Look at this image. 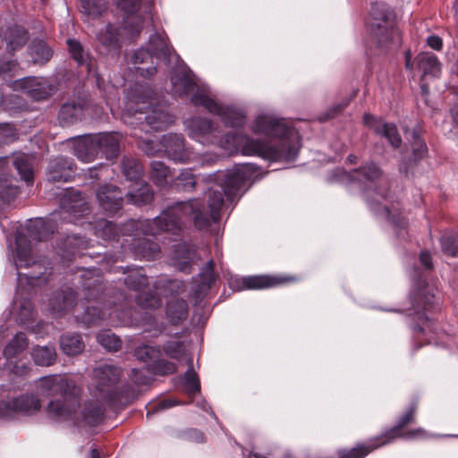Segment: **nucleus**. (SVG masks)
Here are the masks:
<instances>
[{"label": "nucleus", "instance_id": "f257e3e1", "mask_svg": "<svg viewBox=\"0 0 458 458\" xmlns=\"http://www.w3.org/2000/svg\"><path fill=\"white\" fill-rule=\"evenodd\" d=\"M191 139L204 145H216L229 153L241 152L269 161H293L301 148L299 132L285 121L271 113H261L250 124V130L270 140V143L249 136L228 133L221 137L218 126L206 118L194 117L185 122Z\"/></svg>", "mask_w": 458, "mask_h": 458}, {"label": "nucleus", "instance_id": "f03ea898", "mask_svg": "<svg viewBox=\"0 0 458 458\" xmlns=\"http://www.w3.org/2000/svg\"><path fill=\"white\" fill-rule=\"evenodd\" d=\"M252 169L251 165L246 164L231 171H218L203 177L207 183H212L208 188V212L201 200L194 199L175 203L152 220L136 222L135 226L146 236H157L163 233L180 235L191 220L198 229H203L211 221L220 219V211L225 205L224 195L226 201L232 203L246 191L247 183L252 180ZM133 225L134 222H131L128 226Z\"/></svg>", "mask_w": 458, "mask_h": 458}, {"label": "nucleus", "instance_id": "7ed1b4c3", "mask_svg": "<svg viewBox=\"0 0 458 458\" xmlns=\"http://www.w3.org/2000/svg\"><path fill=\"white\" fill-rule=\"evenodd\" d=\"M37 389L42 396L52 397L47 404L48 416L57 420H70L77 426H96L101 420L104 409L97 403L81 407V390L75 382L64 375L40 377Z\"/></svg>", "mask_w": 458, "mask_h": 458}, {"label": "nucleus", "instance_id": "20e7f679", "mask_svg": "<svg viewBox=\"0 0 458 458\" xmlns=\"http://www.w3.org/2000/svg\"><path fill=\"white\" fill-rule=\"evenodd\" d=\"M126 98L122 119L135 130L139 127L141 131L149 133L165 130L174 122V117L159 104L148 85L135 84L127 92Z\"/></svg>", "mask_w": 458, "mask_h": 458}, {"label": "nucleus", "instance_id": "39448f33", "mask_svg": "<svg viewBox=\"0 0 458 458\" xmlns=\"http://www.w3.org/2000/svg\"><path fill=\"white\" fill-rule=\"evenodd\" d=\"M339 180L345 181H357L360 184L364 185L367 191V202L369 208L381 214L387 220L391 221L395 230L400 227L397 232L398 236H403L402 231L406 228L407 222L404 217L401 216L399 208L392 206L390 208L384 205L379 208L377 202L380 199H386L387 182L382 178L381 170L375 164H370L359 169L353 170L351 174L345 171H339Z\"/></svg>", "mask_w": 458, "mask_h": 458}, {"label": "nucleus", "instance_id": "423d86ee", "mask_svg": "<svg viewBox=\"0 0 458 458\" xmlns=\"http://www.w3.org/2000/svg\"><path fill=\"white\" fill-rule=\"evenodd\" d=\"M120 140L114 132L79 136L73 140V153L84 163L94 161L99 155L112 159L118 156Z\"/></svg>", "mask_w": 458, "mask_h": 458}, {"label": "nucleus", "instance_id": "0eeeda50", "mask_svg": "<svg viewBox=\"0 0 458 458\" xmlns=\"http://www.w3.org/2000/svg\"><path fill=\"white\" fill-rule=\"evenodd\" d=\"M370 20L367 22L369 40L377 47L388 48L401 44V33L394 24V13L385 4H374L370 10Z\"/></svg>", "mask_w": 458, "mask_h": 458}, {"label": "nucleus", "instance_id": "6e6552de", "mask_svg": "<svg viewBox=\"0 0 458 458\" xmlns=\"http://www.w3.org/2000/svg\"><path fill=\"white\" fill-rule=\"evenodd\" d=\"M416 411V406H411L408 411H406L397 421V424L386 431L380 437H377L374 439L369 440L367 445H358L356 447H353L350 450L343 449L340 452L341 458H364L369 453L373 451L374 449L386 445L393 441L396 437H403L406 439L412 438H423L427 437V433L422 428H417L414 430L407 431L404 433H401V429L412 420L414 413Z\"/></svg>", "mask_w": 458, "mask_h": 458}, {"label": "nucleus", "instance_id": "1a4fd4ad", "mask_svg": "<svg viewBox=\"0 0 458 458\" xmlns=\"http://www.w3.org/2000/svg\"><path fill=\"white\" fill-rule=\"evenodd\" d=\"M191 100L194 106H203L210 114L218 115L226 126L240 128L245 124L246 115L242 109L218 104L204 89H198Z\"/></svg>", "mask_w": 458, "mask_h": 458}, {"label": "nucleus", "instance_id": "9d476101", "mask_svg": "<svg viewBox=\"0 0 458 458\" xmlns=\"http://www.w3.org/2000/svg\"><path fill=\"white\" fill-rule=\"evenodd\" d=\"M41 408L40 400L32 394L0 400V417L11 418L15 414H33Z\"/></svg>", "mask_w": 458, "mask_h": 458}, {"label": "nucleus", "instance_id": "9b49d317", "mask_svg": "<svg viewBox=\"0 0 458 458\" xmlns=\"http://www.w3.org/2000/svg\"><path fill=\"white\" fill-rule=\"evenodd\" d=\"M11 87L35 100L46 99L55 91V87L43 77H24L13 81Z\"/></svg>", "mask_w": 458, "mask_h": 458}, {"label": "nucleus", "instance_id": "f8f14e48", "mask_svg": "<svg viewBox=\"0 0 458 458\" xmlns=\"http://www.w3.org/2000/svg\"><path fill=\"white\" fill-rule=\"evenodd\" d=\"M121 375L118 367L104 364L94 369V377L98 381V388L100 393L105 394L104 398L112 402L114 398V386Z\"/></svg>", "mask_w": 458, "mask_h": 458}, {"label": "nucleus", "instance_id": "ddd939ff", "mask_svg": "<svg viewBox=\"0 0 458 458\" xmlns=\"http://www.w3.org/2000/svg\"><path fill=\"white\" fill-rule=\"evenodd\" d=\"M15 244V250H12L11 253H8V259L14 264L17 270L22 267L27 268L30 266H36L39 269L42 267L46 268L44 261L35 260L32 257L30 244L25 237L17 234Z\"/></svg>", "mask_w": 458, "mask_h": 458}, {"label": "nucleus", "instance_id": "4468645a", "mask_svg": "<svg viewBox=\"0 0 458 458\" xmlns=\"http://www.w3.org/2000/svg\"><path fill=\"white\" fill-rule=\"evenodd\" d=\"M288 280V278H277L268 276H250L231 278L229 284L233 289L237 291L259 290L273 287Z\"/></svg>", "mask_w": 458, "mask_h": 458}, {"label": "nucleus", "instance_id": "2eb2a0df", "mask_svg": "<svg viewBox=\"0 0 458 458\" xmlns=\"http://www.w3.org/2000/svg\"><path fill=\"white\" fill-rule=\"evenodd\" d=\"M130 310H114L108 313L106 310L99 311L98 308H88L82 319L87 324H95L98 319H107L113 326H124L130 322Z\"/></svg>", "mask_w": 458, "mask_h": 458}, {"label": "nucleus", "instance_id": "dca6fc26", "mask_svg": "<svg viewBox=\"0 0 458 458\" xmlns=\"http://www.w3.org/2000/svg\"><path fill=\"white\" fill-rule=\"evenodd\" d=\"M75 174V165L67 157H57L49 161L47 175V180L53 182H69Z\"/></svg>", "mask_w": 458, "mask_h": 458}, {"label": "nucleus", "instance_id": "f3484780", "mask_svg": "<svg viewBox=\"0 0 458 458\" xmlns=\"http://www.w3.org/2000/svg\"><path fill=\"white\" fill-rule=\"evenodd\" d=\"M28 32L19 25L0 27V49L4 47L9 53L21 48L28 41Z\"/></svg>", "mask_w": 458, "mask_h": 458}, {"label": "nucleus", "instance_id": "a211bd4d", "mask_svg": "<svg viewBox=\"0 0 458 458\" xmlns=\"http://www.w3.org/2000/svg\"><path fill=\"white\" fill-rule=\"evenodd\" d=\"M61 208L63 212L70 216V220L75 222L80 216H84L89 213V203L79 191H72L64 195L61 199Z\"/></svg>", "mask_w": 458, "mask_h": 458}, {"label": "nucleus", "instance_id": "6ab92c4d", "mask_svg": "<svg viewBox=\"0 0 458 458\" xmlns=\"http://www.w3.org/2000/svg\"><path fill=\"white\" fill-rule=\"evenodd\" d=\"M97 199L100 207L108 213L119 210L123 204L121 191L112 184H105L97 191Z\"/></svg>", "mask_w": 458, "mask_h": 458}, {"label": "nucleus", "instance_id": "aec40b11", "mask_svg": "<svg viewBox=\"0 0 458 458\" xmlns=\"http://www.w3.org/2000/svg\"><path fill=\"white\" fill-rule=\"evenodd\" d=\"M162 145L169 158L175 162L185 163L191 159L184 148V139L179 134H167L162 138Z\"/></svg>", "mask_w": 458, "mask_h": 458}, {"label": "nucleus", "instance_id": "412c9836", "mask_svg": "<svg viewBox=\"0 0 458 458\" xmlns=\"http://www.w3.org/2000/svg\"><path fill=\"white\" fill-rule=\"evenodd\" d=\"M363 121L364 123L373 129L377 134L386 137L393 147L398 148L400 146L402 140L394 124L383 123L375 116L369 114H364Z\"/></svg>", "mask_w": 458, "mask_h": 458}, {"label": "nucleus", "instance_id": "4be33fe9", "mask_svg": "<svg viewBox=\"0 0 458 458\" xmlns=\"http://www.w3.org/2000/svg\"><path fill=\"white\" fill-rule=\"evenodd\" d=\"M67 46L72 59L76 61L79 65H85L89 74L96 76L97 84L100 88L103 79H101L98 72L94 70L93 61L89 57V54L85 52L81 42L76 39L70 38L67 40Z\"/></svg>", "mask_w": 458, "mask_h": 458}, {"label": "nucleus", "instance_id": "5701e85b", "mask_svg": "<svg viewBox=\"0 0 458 458\" xmlns=\"http://www.w3.org/2000/svg\"><path fill=\"white\" fill-rule=\"evenodd\" d=\"M171 82L174 94L182 97L194 91L197 84L191 77L190 72L185 67H180L173 72Z\"/></svg>", "mask_w": 458, "mask_h": 458}, {"label": "nucleus", "instance_id": "b1692460", "mask_svg": "<svg viewBox=\"0 0 458 458\" xmlns=\"http://www.w3.org/2000/svg\"><path fill=\"white\" fill-rule=\"evenodd\" d=\"M75 299V293L71 288L57 293L49 302V311L55 316H61L73 306Z\"/></svg>", "mask_w": 458, "mask_h": 458}, {"label": "nucleus", "instance_id": "393cba45", "mask_svg": "<svg viewBox=\"0 0 458 458\" xmlns=\"http://www.w3.org/2000/svg\"><path fill=\"white\" fill-rule=\"evenodd\" d=\"M148 45L155 57L163 58L166 63L169 62L171 47L164 32H156L150 35Z\"/></svg>", "mask_w": 458, "mask_h": 458}, {"label": "nucleus", "instance_id": "a878e982", "mask_svg": "<svg viewBox=\"0 0 458 458\" xmlns=\"http://www.w3.org/2000/svg\"><path fill=\"white\" fill-rule=\"evenodd\" d=\"M418 68L422 72V78L437 77L440 74V63L432 53H420L416 57Z\"/></svg>", "mask_w": 458, "mask_h": 458}, {"label": "nucleus", "instance_id": "bb28decb", "mask_svg": "<svg viewBox=\"0 0 458 458\" xmlns=\"http://www.w3.org/2000/svg\"><path fill=\"white\" fill-rule=\"evenodd\" d=\"M29 54L34 64H44L51 59L53 51L44 40L37 38L30 45Z\"/></svg>", "mask_w": 458, "mask_h": 458}, {"label": "nucleus", "instance_id": "cd10ccee", "mask_svg": "<svg viewBox=\"0 0 458 458\" xmlns=\"http://www.w3.org/2000/svg\"><path fill=\"white\" fill-rule=\"evenodd\" d=\"M155 57L152 55L150 49L140 48L134 52L131 57V64L134 65L137 72L143 77H150L157 72V68L155 66H148V67H140V64H148V60Z\"/></svg>", "mask_w": 458, "mask_h": 458}, {"label": "nucleus", "instance_id": "c85d7f7f", "mask_svg": "<svg viewBox=\"0 0 458 458\" xmlns=\"http://www.w3.org/2000/svg\"><path fill=\"white\" fill-rule=\"evenodd\" d=\"M194 251L185 243L178 244L174 252V265L182 272H188L193 262Z\"/></svg>", "mask_w": 458, "mask_h": 458}, {"label": "nucleus", "instance_id": "c756f323", "mask_svg": "<svg viewBox=\"0 0 458 458\" xmlns=\"http://www.w3.org/2000/svg\"><path fill=\"white\" fill-rule=\"evenodd\" d=\"M166 316L172 324H178L188 316V304L182 299L171 300L166 305Z\"/></svg>", "mask_w": 458, "mask_h": 458}, {"label": "nucleus", "instance_id": "7c9ffc66", "mask_svg": "<svg viewBox=\"0 0 458 458\" xmlns=\"http://www.w3.org/2000/svg\"><path fill=\"white\" fill-rule=\"evenodd\" d=\"M83 114V107L80 104H64L59 111V121L62 125H69L80 120Z\"/></svg>", "mask_w": 458, "mask_h": 458}, {"label": "nucleus", "instance_id": "2f4dec72", "mask_svg": "<svg viewBox=\"0 0 458 458\" xmlns=\"http://www.w3.org/2000/svg\"><path fill=\"white\" fill-rule=\"evenodd\" d=\"M61 349L67 355H76L84 349V344L81 336L75 334H66L61 337Z\"/></svg>", "mask_w": 458, "mask_h": 458}, {"label": "nucleus", "instance_id": "473e14b6", "mask_svg": "<svg viewBox=\"0 0 458 458\" xmlns=\"http://www.w3.org/2000/svg\"><path fill=\"white\" fill-rule=\"evenodd\" d=\"M122 169L126 179L138 185L139 180L143 174L141 164L133 157H124L122 163Z\"/></svg>", "mask_w": 458, "mask_h": 458}, {"label": "nucleus", "instance_id": "72a5a7b5", "mask_svg": "<svg viewBox=\"0 0 458 458\" xmlns=\"http://www.w3.org/2000/svg\"><path fill=\"white\" fill-rule=\"evenodd\" d=\"M34 362L38 366H50L55 360V349L52 345L35 347L31 353Z\"/></svg>", "mask_w": 458, "mask_h": 458}, {"label": "nucleus", "instance_id": "f704fd0d", "mask_svg": "<svg viewBox=\"0 0 458 458\" xmlns=\"http://www.w3.org/2000/svg\"><path fill=\"white\" fill-rule=\"evenodd\" d=\"M140 187L134 191H130L126 194V199L130 203L140 206L150 202L153 199V191L148 183H138Z\"/></svg>", "mask_w": 458, "mask_h": 458}, {"label": "nucleus", "instance_id": "c9c22d12", "mask_svg": "<svg viewBox=\"0 0 458 458\" xmlns=\"http://www.w3.org/2000/svg\"><path fill=\"white\" fill-rule=\"evenodd\" d=\"M81 10L87 20L95 19L107 8L106 0H80Z\"/></svg>", "mask_w": 458, "mask_h": 458}, {"label": "nucleus", "instance_id": "e433bc0d", "mask_svg": "<svg viewBox=\"0 0 458 458\" xmlns=\"http://www.w3.org/2000/svg\"><path fill=\"white\" fill-rule=\"evenodd\" d=\"M134 253L137 257L144 258L147 259H155L159 253V245L153 242L147 238L140 240L137 244L133 245Z\"/></svg>", "mask_w": 458, "mask_h": 458}, {"label": "nucleus", "instance_id": "4c0bfd02", "mask_svg": "<svg viewBox=\"0 0 458 458\" xmlns=\"http://www.w3.org/2000/svg\"><path fill=\"white\" fill-rule=\"evenodd\" d=\"M13 164L22 180H24L28 184L33 182L32 166L27 155H17L15 157H13Z\"/></svg>", "mask_w": 458, "mask_h": 458}, {"label": "nucleus", "instance_id": "58836bf2", "mask_svg": "<svg viewBox=\"0 0 458 458\" xmlns=\"http://www.w3.org/2000/svg\"><path fill=\"white\" fill-rule=\"evenodd\" d=\"M184 391L189 395H194L200 391V383L197 373L193 369L192 359L189 360V369L183 376Z\"/></svg>", "mask_w": 458, "mask_h": 458}, {"label": "nucleus", "instance_id": "ea45409f", "mask_svg": "<svg viewBox=\"0 0 458 458\" xmlns=\"http://www.w3.org/2000/svg\"><path fill=\"white\" fill-rule=\"evenodd\" d=\"M28 347V340L24 333H18L13 340L4 347V355L6 358H13L18 355Z\"/></svg>", "mask_w": 458, "mask_h": 458}, {"label": "nucleus", "instance_id": "a19ab883", "mask_svg": "<svg viewBox=\"0 0 458 458\" xmlns=\"http://www.w3.org/2000/svg\"><path fill=\"white\" fill-rule=\"evenodd\" d=\"M197 184L198 182L195 176L189 169L182 170L174 181L176 189L182 191H191L195 189Z\"/></svg>", "mask_w": 458, "mask_h": 458}, {"label": "nucleus", "instance_id": "79ce46f5", "mask_svg": "<svg viewBox=\"0 0 458 458\" xmlns=\"http://www.w3.org/2000/svg\"><path fill=\"white\" fill-rule=\"evenodd\" d=\"M120 33L113 25L108 24L105 31L98 35V40L106 49L116 48L118 47V38Z\"/></svg>", "mask_w": 458, "mask_h": 458}, {"label": "nucleus", "instance_id": "37998d69", "mask_svg": "<svg viewBox=\"0 0 458 458\" xmlns=\"http://www.w3.org/2000/svg\"><path fill=\"white\" fill-rule=\"evenodd\" d=\"M95 234L105 241L114 240L118 236V228L112 222L99 220L95 227Z\"/></svg>", "mask_w": 458, "mask_h": 458}, {"label": "nucleus", "instance_id": "c03bdc74", "mask_svg": "<svg viewBox=\"0 0 458 458\" xmlns=\"http://www.w3.org/2000/svg\"><path fill=\"white\" fill-rule=\"evenodd\" d=\"M97 340L100 345L110 352L118 351L121 348L122 342L117 335L110 331L100 332L97 335Z\"/></svg>", "mask_w": 458, "mask_h": 458}, {"label": "nucleus", "instance_id": "a18cd8bd", "mask_svg": "<svg viewBox=\"0 0 458 458\" xmlns=\"http://www.w3.org/2000/svg\"><path fill=\"white\" fill-rule=\"evenodd\" d=\"M15 304H19V311L17 315V321L21 325H26L28 322L33 320L35 311L30 300L19 301L15 299Z\"/></svg>", "mask_w": 458, "mask_h": 458}, {"label": "nucleus", "instance_id": "49530a36", "mask_svg": "<svg viewBox=\"0 0 458 458\" xmlns=\"http://www.w3.org/2000/svg\"><path fill=\"white\" fill-rule=\"evenodd\" d=\"M199 291L208 289L211 284L216 281V274L214 272V263L209 259L206 266L201 269L199 274Z\"/></svg>", "mask_w": 458, "mask_h": 458}, {"label": "nucleus", "instance_id": "de8ad7c7", "mask_svg": "<svg viewBox=\"0 0 458 458\" xmlns=\"http://www.w3.org/2000/svg\"><path fill=\"white\" fill-rule=\"evenodd\" d=\"M169 174L170 171L164 163L159 161L151 163V176L157 185H164L167 182Z\"/></svg>", "mask_w": 458, "mask_h": 458}, {"label": "nucleus", "instance_id": "09e8293b", "mask_svg": "<svg viewBox=\"0 0 458 458\" xmlns=\"http://www.w3.org/2000/svg\"><path fill=\"white\" fill-rule=\"evenodd\" d=\"M19 193L16 186L7 178H0V202L10 203Z\"/></svg>", "mask_w": 458, "mask_h": 458}, {"label": "nucleus", "instance_id": "8fccbe9b", "mask_svg": "<svg viewBox=\"0 0 458 458\" xmlns=\"http://www.w3.org/2000/svg\"><path fill=\"white\" fill-rule=\"evenodd\" d=\"M160 350L157 347L150 345L139 346L135 350V356L138 360L148 362L154 361L160 357Z\"/></svg>", "mask_w": 458, "mask_h": 458}, {"label": "nucleus", "instance_id": "3c124183", "mask_svg": "<svg viewBox=\"0 0 458 458\" xmlns=\"http://www.w3.org/2000/svg\"><path fill=\"white\" fill-rule=\"evenodd\" d=\"M442 250L447 255L458 256V234H446L441 238Z\"/></svg>", "mask_w": 458, "mask_h": 458}, {"label": "nucleus", "instance_id": "603ef678", "mask_svg": "<svg viewBox=\"0 0 458 458\" xmlns=\"http://www.w3.org/2000/svg\"><path fill=\"white\" fill-rule=\"evenodd\" d=\"M165 353L171 359L179 360L185 353V348L182 342L172 341L166 343L164 347Z\"/></svg>", "mask_w": 458, "mask_h": 458}, {"label": "nucleus", "instance_id": "864d4df0", "mask_svg": "<svg viewBox=\"0 0 458 458\" xmlns=\"http://www.w3.org/2000/svg\"><path fill=\"white\" fill-rule=\"evenodd\" d=\"M20 70L19 64L14 60H4L0 58V76H15Z\"/></svg>", "mask_w": 458, "mask_h": 458}, {"label": "nucleus", "instance_id": "5fc2aeb1", "mask_svg": "<svg viewBox=\"0 0 458 458\" xmlns=\"http://www.w3.org/2000/svg\"><path fill=\"white\" fill-rule=\"evenodd\" d=\"M154 369L162 375L173 374L176 371V365L174 362L157 358L154 362Z\"/></svg>", "mask_w": 458, "mask_h": 458}, {"label": "nucleus", "instance_id": "6e6d98bb", "mask_svg": "<svg viewBox=\"0 0 458 458\" xmlns=\"http://www.w3.org/2000/svg\"><path fill=\"white\" fill-rule=\"evenodd\" d=\"M124 283L129 288L140 291L143 286L148 284V278L144 275L128 276Z\"/></svg>", "mask_w": 458, "mask_h": 458}, {"label": "nucleus", "instance_id": "4d7b16f0", "mask_svg": "<svg viewBox=\"0 0 458 458\" xmlns=\"http://www.w3.org/2000/svg\"><path fill=\"white\" fill-rule=\"evenodd\" d=\"M137 301L144 309H157L161 306V299L155 295L138 296Z\"/></svg>", "mask_w": 458, "mask_h": 458}, {"label": "nucleus", "instance_id": "13d9d810", "mask_svg": "<svg viewBox=\"0 0 458 458\" xmlns=\"http://www.w3.org/2000/svg\"><path fill=\"white\" fill-rule=\"evenodd\" d=\"M144 0H118V6L128 15L134 14Z\"/></svg>", "mask_w": 458, "mask_h": 458}, {"label": "nucleus", "instance_id": "bf43d9fd", "mask_svg": "<svg viewBox=\"0 0 458 458\" xmlns=\"http://www.w3.org/2000/svg\"><path fill=\"white\" fill-rule=\"evenodd\" d=\"M178 404H180V403L175 399L162 400L158 403L151 407V409L147 413V417L149 418L154 413H157L160 411L167 410Z\"/></svg>", "mask_w": 458, "mask_h": 458}, {"label": "nucleus", "instance_id": "052dcab7", "mask_svg": "<svg viewBox=\"0 0 458 458\" xmlns=\"http://www.w3.org/2000/svg\"><path fill=\"white\" fill-rule=\"evenodd\" d=\"M250 455L254 458H270L274 455V449L270 445H254L251 449Z\"/></svg>", "mask_w": 458, "mask_h": 458}, {"label": "nucleus", "instance_id": "680f3d73", "mask_svg": "<svg viewBox=\"0 0 458 458\" xmlns=\"http://www.w3.org/2000/svg\"><path fill=\"white\" fill-rule=\"evenodd\" d=\"M18 276V285L21 286L23 280H26L28 284L30 286L39 285L41 282L47 281V279L41 276L37 275H22L20 272L17 273Z\"/></svg>", "mask_w": 458, "mask_h": 458}, {"label": "nucleus", "instance_id": "e2e57ef3", "mask_svg": "<svg viewBox=\"0 0 458 458\" xmlns=\"http://www.w3.org/2000/svg\"><path fill=\"white\" fill-rule=\"evenodd\" d=\"M134 20L138 21V17H127L124 21L123 31L126 32L127 36L130 38H133L135 35H138L142 28L141 24H136L135 28L131 27V22L134 21Z\"/></svg>", "mask_w": 458, "mask_h": 458}, {"label": "nucleus", "instance_id": "0e129e2a", "mask_svg": "<svg viewBox=\"0 0 458 458\" xmlns=\"http://www.w3.org/2000/svg\"><path fill=\"white\" fill-rule=\"evenodd\" d=\"M14 138L15 131L12 125L7 123L0 125V141L7 143L9 141L13 140Z\"/></svg>", "mask_w": 458, "mask_h": 458}, {"label": "nucleus", "instance_id": "69168bd1", "mask_svg": "<svg viewBox=\"0 0 458 458\" xmlns=\"http://www.w3.org/2000/svg\"><path fill=\"white\" fill-rule=\"evenodd\" d=\"M413 139H414V142H413L412 148H413L414 156H415V158H420L426 153L427 147H426V144L424 143V141L421 140V139L415 133H413Z\"/></svg>", "mask_w": 458, "mask_h": 458}, {"label": "nucleus", "instance_id": "338daca9", "mask_svg": "<svg viewBox=\"0 0 458 458\" xmlns=\"http://www.w3.org/2000/svg\"><path fill=\"white\" fill-rule=\"evenodd\" d=\"M418 296L420 299V301L423 304L424 310H429L434 306L436 301V297L433 293L423 294L422 293H418Z\"/></svg>", "mask_w": 458, "mask_h": 458}, {"label": "nucleus", "instance_id": "774afa93", "mask_svg": "<svg viewBox=\"0 0 458 458\" xmlns=\"http://www.w3.org/2000/svg\"><path fill=\"white\" fill-rule=\"evenodd\" d=\"M427 43L431 48L435 50H440L443 47L442 38L436 35L429 36L427 38Z\"/></svg>", "mask_w": 458, "mask_h": 458}]
</instances>
